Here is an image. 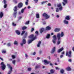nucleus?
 Listing matches in <instances>:
<instances>
[{
  "label": "nucleus",
  "mask_w": 74,
  "mask_h": 74,
  "mask_svg": "<svg viewBox=\"0 0 74 74\" xmlns=\"http://www.w3.org/2000/svg\"><path fill=\"white\" fill-rule=\"evenodd\" d=\"M57 7L56 8V12H58L60 11H62L63 10V7L62 6V4L60 3H59L57 5Z\"/></svg>",
  "instance_id": "obj_1"
},
{
  "label": "nucleus",
  "mask_w": 74,
  "mask_h": 74,
  "mask_svg": "<svg viewBox=\"0 0 74 74\" xmlns=\"http://www.w3.org/2000/svg\"><path fill=\"white\" fill-rule=\"evenodd\" d=\"M7 66L8 68L10 69V70L7 74H11V73L12 71V68L11 66V65L10 64H7Z\"/></svg>",
  "instance_id": "obj_2"
},
{
  "label": "nucleus",
  "mask_w": 74,
  "mask_h": 74,
  "mask_svg": "<svg viewBox=\"0 0 74 74\" xmlns=\"http://www.w3.org/2000/svg\"><path fill=\"white\" fill-rule=\"evenodd\" d=\"M42 16L45 18L46 19H49L50 18V16L48 15L46 13H44L42 14Z\"/></svg>",
  "instance_id": "obj_3"
},
{
  "label": "nucleus",
  "mask_w": 74,
  "mask_h": 74,
  "mask_svg": "<svg viewBox=\"0 0 74 74\" xmlns=\"http://www.w3.org/2000/svg\"><path fill=\"white\" fill-rule=\"evenodd\" d=\"M66 56H68V57L71 58V51H69V52L67 51L66 53Z\"/></svg>",
  "instance_id": "obj_4"
},
{
  "label": "nucleus",
  "mask_w": 74,
  "mask_h": 74,
  "mask_svg": "<svg viewBox=\"0 0 74 74\" xmlns=\"http://www.w3.org/2000/svg\"><path fill=\"white\" fill-rule=\"evenodd\" d=\"M29 38L30 39L34 40L36 38V36L34 37V35L32 34L29 36Z\"/></svg>",
  "instance_id": "obj_5"
},
{
  "label": "nucleus",
  "mask_w": 74,
  "mask_h": 74,
  "mask_svg": "<svg viewBox=\"0 0 74 74\" xmlns=\"http://www.w3.org/2000/svg\"><path fill=\"white\" fill-rule=\"evenodd\" d=\"M26 39H23L22 42L20 43L21 45L22 46H23V45L26 44Z\"/></svg>",
  "instance_id": "obj_6"
},
{
  "label": "nucleus",
  "mask_w": 74,
  "mask_h": 74,
  "mask_svg": "<svg viewBox=\"0 0 74 74\" xmlns=\"http://www.w3.org/2000/svg\"><path fill=\"white\" fill-rule=\"evenodd\" d=\"M53 39L52 40V42L54 44H56V35H54V36H53Z\"/></svg>",
  "instance_id": "obj_7"
},
{
  "label": "nucleus",
  "mask_w": 74,
  "mask_h": 74,
  "mask_svg": "<svg viewBox=\"0 0 74 74\" xmlns=\"http://www.w3.org/2000/svg\"><path fill=\"white\" fill-rule=\"evenodd\" d=\"M1 65L2 66V70H4L5 69V65L4 64V62H2L1 63Z\"/></svg>",
  "instance_id": "obj_8"
},
{
  "label": "nucleus",
  "mask_w": 74,
  "mask_h": 74,
  "mask_svg": "<svg viewBox=\"0 0 74 74\" xmlns=\"http://www.w3.org/2000/svg\"><path fill=\"white\" fill-rule=\"evenodd\" d=\"M26 9V7H25L24 8L22 9L21 10V12H19V15H21V14H23L24 12V11H25V10Z\"/></svg>",
  "instance_id": "obj_9"
},
{
  "label": "nucleus",
  "mask_w": 74,
  "mask_h": 74,
  "mask_svg": "<svg viewBox=\"0 0 74 74\" xmlns=\"http://www.w3.org/2000/svg\"><path fill=\"white\" fill-rule=\"evenodd\" d=\"M23 6V3H20L18 4L17 7L18 8H22Z\"/></svg>",
  "instance_id": "obj_10"
},
{
  "label": "nucleus",
  "mask_w": 74,
  "mask_h": 74,
  "mask_svg": "<svg viewBox=\"0 0 74 74\" xmlns=\"http://www.w3.org/2000/svg\"><path fill=\"white\" fill-rule=\"evenodd\" d=\"M60 31V29L59 28H57L55 29L54 32H59Z\"/></svg>",
  "instance_id": "obj_11"
},
{
  "label": "nucleus",
  "mask_w": 74,
  "mask_h": 74,
  "mask_svg": "<svg viewBox=\"0 0 74 74\" xmlns=\"http://www.w3.org/2000/svg\"><path fill=\"white\" fill-rule=\"evenodd\" d=\"M63 22L64 24H65V25H68L69 23V21L67 20H64Z\"/></svg>",
  "instance_id": "obj_12"
},
{
  "label": "nucleus",
  "mask_w": 74,
  "mask_h": 74,
  "mask_svg": "<svg viewBox=\"0 0 74 74\" xmlns=\"http://www.w3.org/2000/svg\"><path fill=\"white\" fill-rule=\"evenodd\" d=\"M61 37L60 34V33H58L57 34V38L58 39H60Z\"/></svg>",
  "instance_id": "obj_13"
},
{
  "label": "nucleus",
  "mask_w": 74,
  "mask_h": 74,
  "mask_svg": "<svg viewBox=\"0 0 74 74\" xmlns=\"http://www.w3.org/2000/svg\"><path fill=\"white\" fill-rule=\"evenodd\" d=\"M63 2H62V4L64 6L66 5V4L67 3V0H63Z\"/></svg>",
  "instance_id": "obj_14"
},
{
  "label": "nucleus",
  "mask_w": 74,
  "mask_h": 74,
  "mask_svg": "<svg viewBox=\"0 0 74 74\" xmlns=\"http://www.w3.org/2000/svg\"><path fill=\"white\" fill-rule=\"evenodd\" d=\"M64 49V48L63 47H62L61 48L59 49L57 51L58 53H60V52H62V51Z\"/></svg>",
  "instance_id": "obj_15"
},
{
  "label": "nucleus",
  "mask_w": 74,
  "mask_h": 74,
  "mask_svg": "<svg viewBox=\"0 0 74 74\" xmlns=\"http://www.w3.org/2000/svg\"><path fill=\"white\" fill-rule=\"evenodd\" d=\"M56 49V47H54L52 49V50L51 51V53H53L55 52V51Z\"/></svg>",
  "instance_id": "obj_16"
},
{
  "label": "nucleus",
  "mask_w": 74,
  "mask_h": 74,
  "mask_svg": "<svg viewBox=\"0 0 74 74\" xmlns=\"http://www.w3.org/2000/svg\"><path fill=\"white\" fill-rule=\"evenodd\" d=\"M51 29V27L49 26H47L46 28V30H50Z\"/></svg>",
  "instance_id": "obj_17"
},
{
  "label": "nucleus",
  "mask_w": 74,
  "mask_h": 74,
  "mask_svg": "<svg viewBox=\"0 0 74 74\" xmlns=\"http://www.w3.org/2000/svg\"><path fill=\"white\" fill-rule=\"evenodd\" d=\"M65 19L69 21L70 19V17L69 16H67L65 17Z\"/></svg>",
  "instance_id": "obj_18"
},
{
  "label": "nucleus",
  "mask_w": 74,
  "mask_h": 74,
  "mask_svg": "<svg viewBox=\"0 0 74 74\" xmlns=\"http://www.w3.org/2000/svg\"><path fill=\"white\" fill-rule=\"evenodd\" d=\"M64 70L63 69H61L60 70V73L61 74H65L64 73Z\"/></svg>",
  "instance_id": "obj_19"
},
{
  "label": "nucleus",
  "mask_w": 74,
  "mask_h": 74,
  "mask_svg": "<svg viewBox=\"0 0 74 74\" xmlns=\"http://www.w3.org/2000/svg\"><path fill=\"white\" fill-rule=\"evenodd\" d=\"M57 45H59L61 42V39H58V41L57 42Z\"/></svg>",
  "instance_id": "obj_20"
},
{
  "label": "nucleus",
  "mask_w": 74,
  "mask_h": 74,
  "mask_svg": "<svg viewBox=\"0 0 74 74\" xmlns=\"http://www.w3.org/2000/svg\"><path fill=\"white\" fill-rule=\"evenodd\" d=\"M14 45L18 46V42L16 40H15L14 41Z\"/></svg>",
  "instance_id": "obj_21"
},
{
  "label": "nucleus",
  "mask_w": 74,
  "mask_h": 74,
  "mask_svg": "<svg viewBox=\"0 0 74 74\" xmlns=\"http://www.w3.org/2000/svg\"><path fill=\"white\" fill-rule=\"evenodd\" d=\"M3 12H0V18H2V17L3 16Z\"/></svg>",
  "instance_id": "obj_22"
},
{
  "label": "nucleus",
  "mask_w": 74,
  "mask_h": 74,
  "mask_svg": "<svg viewBox=\"0 0 74 74\" xmlns=\"http://www.w3.org/2000/svg\"><path fill=\"white\" fill-rule=\"evenodd\" d=\"M34 41V40H33L32 39L31 40H29L28 43V44H30V43H32V41Z\"/></svg>",
  "instance_id": "obj_23"
},
{
  "label": "nucleus",
  "mask_w": 74,
  "mask_h": 74,
  "mask_svg": "<svg viewBox=\"0 0 74 74\" xmlns=\"http://www.w3.org/2000/svg\"><path fill=\"white\" fill-rule=\"evenodd\" d=\"M16 14H17V12H16L13 13V16L15 18H16Z\"/></svg>",
  "instance_id": "obj_24"
},
{
  "label": "nucleus",
  "mask_w": 74,
  "mask_h": 74,
  "mask_svg": "<svg viewBox=\"0 0 74 74\" xmlns=\"http://www.w3.org/2000/svg\"><path fill=\"white\" fill-rule=\"evenodd\" d=\"M16 33L18 35H19L21 34V32H19V30H16Z\"/></svg>",
  "instance_id": "obj_25"
},
{
  "label": "nucleus",
  "mask_w": 74,
  "mask_h": 74,
  "mask_svg": "<svg viewBox=\"0 0 74 74\" xmlns=\"http://www.w3.org/2000/svg\"><path fill=\"white\" fill-rule=\"evenodd\" d=\"M44 62L45 63H46V64H49V63H50V61H48L47 60H44Z\"/></svg>",
  "instance_id": "obj_26"
},
{
  "label": "nucleus",
  "mask_w": 74,
  "mask_h": 74,
  "mask_svg": "<svg viewBox=\"0 0 74 74\" xmlns=\"http://www.w3.org/2000/svg\"><path fill=\"white\" fill-rule=\"evenodd\" d=\"M36 18L38 19L40 18V15H39V14H36Z\"/></svg>",
  "instance_id": "obj_27"
},
{
  "label": "nucleus",
  "mask_w": 74,
  "mask_h": 74,
  "mask_svg": "<svg viewBox=\"0 0 74 74\" xmlns=\"http://www.w3.org/2000/svg\"><path fill=\"white\" fill-rule=\"evenodd\" d=\"M41 41H39L38 42V43L37 45V47H40V45L41 44Z\"/></svg>",
  "instance_id": "obj_28"
},
{
  "label": "nucleus",
  "mask_w": 74,
  "mask_h": 74,
  "mask_svg": "<svg viewBox=\"0 0 74 74\" xmlns=\"http://www.w3.org/2000/svg\"><path fill=\"white\" fill-rule=\"evenodd\" d=\"M44 28H41L40 30V33H42L44 31Z\"/></svg>",
  "instance_id": "obj_29"
},
{
  "label": "nucleus",
  "mask_w": 74,
  "mask_h": 74,
  "mask_svg": "<svg viewBox=\"0 0 74 74\" xmlns=\"http://www.w3.org/2000/svg\"><path fill=\"white\" fill-rule=\"evenodd\" d=\"M60 36L61 37H63L64 36V33H63V32H61V34H60Z\"/></svg>",
  "instance_id": "obj_30"
},
{
  "label": "nucleus",
  "mask_w": 74,
  "mask_h": 74,
  "mask_svg": "<svg viewBox=\"0 0 74 74\" xmlns=\"http://www.w3.org/2000/svg\"><path fill=\"white\" fill-rule=\"evenodd\" d=\"M14 11L15 12L17 11V8L16 6H15L14 9Z\"/></svg>",
  "instance_id": "obj_31"
},
{
  "label": "nucleus",
  "mask_w": 74,
  "mask_h": 74,
  "mask_svg": "<svg viewBox=\"0 0 74 74\" xmlns=\"http://www.w3.org/2000/svg\"><path fill=\"white\" fill-rule=\"evenodd\" d=\"M27 35V33L26 32L25 33V35L23 36V38H26V36Z\"/></svg>",
  "instance_id": "obj_32"
},
{
  "label": "nucleus",
  "mask_w": 74,
  "mask_h": 74,
  "mask_svg": "<svg viewBox=\"0 0 74 74\" xmlns=\"http://www.w3.org/2000/svg\"><path fill=\"white\" fill-rule=\"evenodd\" d=\"M66 69L67 71H70V70H71V68H70V67H67Z\"/></svg>",
  "instance_id": "obj_33"
},
{
  "label": "nucleus",
  "mask_w": 74,
  "mask_h": 74,
  "mask_svg": "<svg viewBox=\"0 0 74 74\" xmlns=\"http://www.w3.org/2000/svg\"><path fill=\"white\" fill-rule=\"evenodd\" d=\"M50 37V34H47V35L46 36V38H49Z\"/></svg>",
  "instance_id": "obj_34"
},
{
  "label": "nucleus",
  "mask_w": 74,
  "mask_h": 74,
  "mask_svg": "<svg viewBox=\"0 0 74 74\" xmlns=\"http://www.w3.org/2000/svg\"><path fill=\"white\" fill-rule=\"evenodd\" d=\"M25 58H26V59H28V57H29V56L27 55V54L26 53L25 54Z\"/></svg>",
  "instance_id": "obj_35"
},
{
  "label": "nucleus",
  "mask_w": 74,
  "mask_h": 74,
  "mask_svg": "<svg viewBox=\"0 0 74 74\" xmlns=\"http://www.w3.org/2000/svg\"><path fill=\"white\" fill-rule=\"evenodd\" d=\"M15 62H16V61L15 60H14L12 61V63L13 64L15 65Z\"/></svg>",
  "instance_id": "obj_36"
},
{
  "label": "nucleus",
  "mask_w": 74,
  "mask_h": 74,
  "mask_svg": "<svg viewBox=\"0 0 74 74\" xmlns=\"http://www.w3.org/2000/svg\"><path fill=\"white\" fill-rule=\"evenodd\" d=\"M55 72V70L51 69L50 70V73H53Z\"/></svg>",
  "instance_id": "obj_37"
},
{
  "label": "nucleus",
  "mask_w": 74,
  "mask_h": 74,
  "mask_svg": "<svg viewBox=\"0 0 74 74\" xmlns=\"http://www.w3.org/2000/svg\"><path fill=\"white\" fill-rule=\"evenodd\" d=\"M48 2L47 1H43L41 2V4H44V3H46V2Z\"/></svg>",
  "instance_id": "obj_38"
},
{
  "label": "nucleus",
  "mask_w": 74,
  "mask_h": 74,
  "mask_svg": "<svg viewBox=\"0 0 74 74\" xmlns=\"http://www.w3.org/2000/svg\"><path fill=\"white\" fill-rule=\"evenodd\" d=\"M11 43H7V46H8V47H10V46H11Z\"/></svg>",
  "instance_id": "obj_39"
},
{
  "label": "nucleus",
  "mask_w": 74,
  "mask_h": 74,
  "mask_svg": "<svg viewBox=\"0 0 74 74\" xmlns=\"http://www.w3.org/2000/svg\"><path fill=\"white\" fill-rule=\"evenodd\" d=\"M32 70V68H28V71H31Z\"/></svg>",
  "instance_id": "obj_40"
},
{
  "label": "nucleus",
  "mask_w": 74,
  "mask_h": 74,
  "mask_svg": "<svg viewBox=\"0 0 74 74\" xmlns=\"http://www.w3.org/2000/svg\"><path fill=\"white\" fill-rule=\"evenodd\" d=\"M27 28V27H23L22 28V30H25V29H26Z\"/></svg>",
  "instance_id": "obj_41"
},
{
  "label": "nucleus",
  "mask_w": 74,
  "mask_h": 74,
  "mask_svg": "<svg viewBox=\"0 0 74 74\" xmlns=\"http://www.w3.org/2000/svg\"><path fill=\"white\" fill-rule=\"evenodd\" d=\"M16 56H14V55H12V59H15V58Z\"/></svg>",
  "instance_id": "obj_42"
},
{
  "label": "nucleus",
  "mask_w": 74,
  "mask_h": 74,
  "mask_svg": "<svg viewBox=\"0 0 74 74\" xmlns=\"http://www.w3.org/2000/svg\"><path fill=\"white\" fill-rule=\"evenodd\" d=\"M27 1H26L25 3L26 5H27L28 4V1H29V0H26Z\"/></svg>",
  "instance_id": "obj_43"
},
{
  "label": "nucleus",
  "mask_w": 74,
  "mask_h": 74,
  "mask_svg": "<svg viewBox=\"0 0 74 74\" xmlns=\"http://www.w3.org/2000/svg\"><path fill=\"white\" fill-rule=\"evenodd\" d=\"M39 0H34V1L35 3H37L38 2V1Z\"/></svg>",
  "instance_id": "obj_44"
},
{
  "label": "nucleus",
  "mask_w": 74,
  "mask_h": 74,
  "mask_svg": "<svg viewBox=\"0 0 74 74\" xmlns=\"http://www.w3.org/2000/svg\"><path fill=\"white\" fill-rule=\"evenodd\" d=\"M25 31H23L22 32L21 34V36H22L23 34L25 33Z\"/></svg>",
  "instance_id": "obj_45"
},
{
  "label": "nucleus",
  "mask_w": 74,
  "mask_h": 74,
  "mask_svg": "<svg viewBox=\"0 0 74 74\" xmlns=\"http://www.w3.org/2000/svg\"><path fill=\"white\" fill-rule=\"evenodd\" d=\"M22 16H19L18 18V20H20V19H22Z\"/></svg>",
  "instance_id": "obj_46"
},
{
  "label": "nucleus",
  "mask_w": 74,
  "mask_h": 74,
  "mask_svg": "<svg viewBox=\"0 0 74 74\" xmlns=\"http://www.w3.org/2000/svg\"><path fill=\"white\" fill-rule=\"evenodd\" d=\"M63 57V55L62 54L60 55V59H62V58Z\"/></svg>",
  "instance_id": "obj_47"
},
{
  "label": "nucleus",
  "mask_w": 74,
  "mask_h": 74,
  "mask_svg": "<svg viewBox=\"0 0 74 74\" xmlns=\"http://www.w3.org/2000/svg\"><path fill=\"white\" fill-rule=\"evenodd\" d=\"M13 1L14 3H18V1L16 0H14Z\"/></svg>",
  "instance_id": "obj_48"
},
{
  "label": "nucleus",
  "mask_w": 74,
  "mask_h": 74,
  "mask_svg": "<svg viewBox=\"0 0 74 74\" xmlns=\"http://www.w3.org/2000/svg\"><path fill=\"white\" fill-rule=\"evenodd\" d=\"M12 25L13 26H16V24L14 23H12Z\"/></svg>",
  "instance_id": "obj_49"
},
{
  "label": "nucleus",
  "mask_w": 74,
  "mask_h": 74,
  "mask_svg": "<svg viewBox=\"0 0 74 74\" xmlns=\"http://www.w3.org/2000/svg\"><path fill=\"white\" fill-rule=\"evenodd\" d=\"M3 1L4 3V4H6V3H7L6 1H5V0H3Z\"/></svg>",
  "instance_id": "obj_50"
},
{
  "label": "nucleus",
  "mask_w": 74,
  "mask_h": 74,
  "mask_svg": "<svg viewBox=\"0 0 74 74\" xmlns=\"http://www.w3.org/2000/svg\"><path fill=\"white\" fill-rule=\"evenodd\" d=\"M29 21H27L26 23H25V24L26 25H28V24H29Z\"/></svg>",
  "instance_id": "obj_51"
},
{
  "label": "nucleus",
  "mask_w": 74,
  "mask_h": 74,
  "mask_svg": "<svg viewBox=\"0 0 74 74\" xmlns=\"http://www.w3.org/2000/svg\"><path fill=\"white\" fill-rule=\"evenodd\" d=\"M55 68L56 70H60V68H59L58 67H56Z\"/></svg>",
  "instance_id": "obj_52"
},
{
  "label": "nucleus",
  "mask_w": 74,
  "mask_h": 74,
  "mask_svg": "<svg viewBox=\"0 0 74 74\" xmlns=\"http://www.w3.org/2000/svg\"><path fill=\"white\" fill-rule=\"evenodd\" d=\"M6 7H7V5L6 4H5V5H4V8H5Z\"/></svg>",
  "instance_id": "obj_53"
},
{
  "label": "nucleus",
  "mask_w": 74,
  "mask_h": 74,
  "mask_svg": "<svg viewBox=\"0 0 74 74\" xmlns=\"http://www.w3.org/2000/svg\"><path fill=\"white\" fill-rule=\"evenodd\" d=\"M35 33L36 34H37V35H38V31H36L35 32Z\"/></svg>",
  "instance_id": "obj_54"
},
{
  "label": "nucleus",
  "mask_w": 74,
  "mask_h": 74,
  "mask_svg": "<svg viewBox=\"0 0 74 74\" xmlns=\"http://www.w3.org/2000/svg\"><path fill=\"white\" fill-rule=\"evenodd\" d=\"M68 61L69 62H71V59H69L68 60Z\"/></svg>",
  "instance_id": "obj_55"
},
{
  "label": "nucleus",
  "mask_w": 74,
  "mask_h": 74,
  "mask_svg": "<svg viewBox=\"0 0 74 74\" xmlns=\"http://www.w3.org/2000/svg\"><path fill=\"white\" fill-rule=\"evenodd\" d=\"M2 53H5V51H2Z\"/></svg>",
  "instance_id": "obj_56"
},
{
  "label": "nucleus",
  "mask_w": 74,
  "mask_h": 74,
  "mask_svg": "<svg viewBox=\"0 0 74 74\" xmlns=\"http://www.w3.org/2000/svg\"><path fill=\"white\" fill-rule=\"evenodd\" d=\"M34 30V28H32L31 30V32H33Z\"/></svg>",
  "instance_id": "obj_57"
},
{
  "label": "nucleus",
  "mask_w": 74,
  "mask_h": 74,
  "mask_svg": "<svg viewBox=\"0 0 74 74\" xmlns=\"http://www.w3.org/2000/svg\"><path fill=\"white\" fill-rule=\"evenodd\" d=\"M36 59L37 60H39V59H40V58L39 57H37Z\"/></svg>",
  "instance_id": "obj_58"
},
{
  "label": "nucleus",
  "mask_w": 74,
  "mask_h": 74,
  "mask_svg": "<svg viewBox=\"0 0 74 74\" xmlns=\"http://www.w3.org/2000/svg\"><path fill=\"white\" fill-rule=\"evenodd\" d=\"M47 58L49 60L51 59V57H50V56H48Z\"/></svg>",
  "instance_id": "obj_59"
},
{
  "label": "nucleus",
  "mask_w": 74,
  "mask_h": 74,
  "mask_svg": "<svg viewBox=\"0 0 74 74\" xmlns=\"http://www.w3.org/2000/svg\"><path fill=\"white\" fill-rule=\"evenodd\" d=\"M64 53V52L63 51L61 53L62 55H63Z\"/></svg>",
  "instance_id": "obj_60"
},
{
  "label": "nucleus",
  "mask_w": 74,
  "mask_h": 74,
  "mask_svg": "<svg viewBox=\"0 0 74 74\" xmlns=\"http://www.w3.org/2000/svg\"><path fill=\"white\" fill-rule=\"evenodd\" d=\"M27 8H28V9H29L30 8H31V7H30V6H28L27 7Z\"/></svg>",
  "instance_id": "obj_61"
},
{
  "label": "nucleus",
  "mask_w": 74,
  "mask_h": 74,
  "mask_svg": "<svg viewBox=\"0 0 74 74\" xmlns=\"http://www.w3.org/2000/svg\"><path fill=\"white\" fill-rule=\"evenodd\" d=\"M0 59L1 60H2V61L3 60V59L2 58H1V57H0Z\"/></svg>",
  "instance_id": "obj_62"
},
{
  "label": "nucleus",
  "mask_w": 74,
  "mask_h": 74,
  "mask_svg": "<svg viewBox=\"0 0 74 74\" xmlns=\"http://www.w3.org/2000/svg\"><path fill=\"white\" fill-rule=\"evenodd\" d=\"M36 52H34L33 53V55H36Z\"/></svg>",
  "instance_id": "obj_63"
},
{
  "label": "nucleus",
  "mask_w": 74,
  "mask_h": 74,
  "mask_svg": "<svg viewBox=\"0 0 74 74\" xmlns=\"http://www.w3.org/2000/svg\"><path fill=\"white\" fill-rule=\"evenodd\" d=\"M72 50L73 51H74V46L72 48Z\"/></svg>",
  "instance_id": "obj_64"
}]
</instances>
